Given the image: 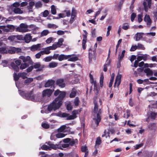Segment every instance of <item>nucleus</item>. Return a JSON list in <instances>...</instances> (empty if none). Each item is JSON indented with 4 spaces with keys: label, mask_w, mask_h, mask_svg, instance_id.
Returning a JSON list of instances; mask_svg holds the SVG:
<instances>
[{
    "label": "nucleus",
    "mask_w": 157,
    "mask_h": 157,
    "mask_svg": "<svg viewBox=\"0 0 157 157\" xmlns=\"http://www.w3.org/2000/svg\"><path fill=\"white\" fill-rule=\"evenodd\" d=\"M93 112L94 114V117L93 118V119L94 121L95 124L97 127L99 125V123L101 119V115L102 114V110L101 109H98V106L96 102H94Z\"/></svg>",
    "instance_id": "1"
},
{
    "label": "nucleus",
    "mask_w": 157,
    "mask_h": 157,
    "mask_svg": "<svg viewBox=\"0 0 157 157\" xmlns=\"http://www.w3.org/2000/svg\"><path fill=\"white\" fill-rule=\"evenodd\" d=\"M20 94L25 99L32 101H34L35 100V95L33 94V90H31L27 93L25 92L24 91L21 90H18Z\"/></svg>",
    "instance_id": "2"
},
{
    "label": "nucleus",
    "mask_w": 157,
    "mask_h": 157,
    "mask_svg": "<svg viewBox=\"0 0 157 157\" xmlns=\"http://www.w3.org/2000/svg\"><path fill=\"white\" fill-rule=\"evenodd\" d=\"M59 98H61L60 97H59ZM58 98H56L48 106L47 108V110L49 111H51L53 109L55 111L56 109H59L60 106L62 105V103L60 102L59 101H56Z\"/></svg>",
    "instance_id": "3"
},
{
    "label": "nucleus",
    "mask_w": 157,
    "mask_h": 157,
    "mask_svg": "<svg viewBox=\"0 0 157 157\" xmlns=\"http://www.w3.org/2000/svg\"><path fill=\"white\" fill-rule=\"evenodd\" d=\"M54 94V95L55 96L59 95L58 96L57 98L60 97L61 98H58V99H57L56 101H59L60 102L62 103V101L66 96V92L65 91H61L59 90H57L55 91Z\"/></svg>",
    "instance_id": "4"
},
{
    "label": "nucleus",
    "mask_w": 157,
    "mask_h": 157,
    "mask_svg": "<svg viewBox=\"0 0 157 157\" xmlns=\"http://www.w3.org/2000/svg\"><path fill=\"white\" fill-rule=\"evenodd\" d=\"M96 49L93 50L91 48L89 50V58L90 62H91L92 59L95 60L96 59Z\"/></svg>",
    "instance_id": "5"
},
{
    "label": "nucleus",
    "mask_w": 157,
    "mask_h": 157,
    "mask_svg": "<svg viewBox=\"0 0 157 157\" xmlns=\"http://www.w3.org/2000/svg\"><path fill=\"white\" fill-rule=\"evenodd\" d=\"M21 61L20 60H16L15 61V63L16 65L14 62H11L10 63V66L15 71L18 72L19 71V68L18 66L21 64Z\"/></svg>",
    "instance_id": "6"
},
{
    "label": "nucleus",
    "mask_w": 157,
    "mask_h": 157,
    "mask_svg": "<svg viewBox=\"0 0 157 157\" xmlns=\"http://www.w3.org/2000/svg\"><path fill=\"white\" fill-rule=\"evenodd\" d=\"M54 90L53 89H47L44 90L42 91V97H50L53 92Z\"/></svg>",
    "instance_id": "7"
},
{
    "label": "nucleus",
    "mask_w": 157,
    "mask_h": 157,
    "mask_svg": "<svg viewBox=\"0 0 157 157\" xmlns=\"http://www.w3.org/2000/svg\"><path fill=\"white\" fill-rule=\"evenodd\" d=\"M7 52L10 54H14L15 53H18L21 52V49L19 48L11 47L10 49L8 50Z\"/></svg>",
    "instance_id": "8"
},
{
    "label": "nucleus",
    "mask_w": 157,
    "mask_h": 157,
    "mask_svg": "<svg viewBox=\"0 0 157 157\" xmlns=\"http://www.w3.org/2000/svg\"><path fill=\"white\" fill-rule=\"evenodd\" d=\"M32 66L33 67V68L37 69L36 70V72L42 71L44 67V65L41 66L40 63H35Z\"/></svg>",
    "instance_id": "9"
},
{
    "label": "nucleus",
    "mask_w": 157,
    "mask_h": 157,
    "mask_svg": "<svg viewBox=\"0 0 157 157\" xmlns=\"http://www.w3.org/2000/svg\"><path fill=\"white\" fill-rule=\"evenodd\" d=\"M83 31L85 33V34H83L82 35L83 39L82 40V47L83 50H85L86 49V42L87 40V36L86 35L88 33L85 30H84Z\"/></svg>",
    "instance_id": "10"
},
{
    "label": "nucleus",
    "mask_w": 157,
    "mask_h": 157,
    "mask_svg": "<svg viewBox=\"0 0 157 157\" xmlns=\"http://www.w3.org/2000/svg\"><path fill=\"white\" fill-rule=\"evenodd\" d=\"M64 80L63 78H60L57 80L56 81V85L60 88H64L66 84L64 82Z\"/></svg>",
    "instance_id": "11"
},
{
    "label": "nucleus",
    "mask_w": 157,
    "mask_h": 157,
    "mask_svg": "<svg viewBox=\"0 0 157 157\" xmlns=\"http://www.w3.org/2000/svg\"><path fill=\"white\" fill-rule=\"evenodd\" d=\"M49 145V148L56 150L57 148L62 149V148L59 145L54 144H53L51 143L50 142H48L47 143Z\"/></svg>",
    "instance_id": "12"
},
{
    "label": "nucleus",
    "mask_w": 157,
    "mask_h": 157,
    "mask_svg": "<svg viewBox=\"0 0 157 157\" xmlns=\"http://www.w3.org/2000/svg\"><path fill=\"white\" fill-rule=\"evenodd\" d=\"M121 74L117 75L114 86V87H115L116 86H117V87L119 86L121 83Z\"/></svg>",
    "instance_id": "13"
},
{
    "label": "nucleus",
    "mask_w": 157,
    "mask_h": 157,
    "mask_svg": "<svg viewBox=\"0 0 157 157\" xmlns=\"http://www.w3.org/2000/svg\"><path fill=\"white\" fill-rule=\"evenodd\" d=\"M72 56V55H65L64 54H61L59 56L58 59L59 61H62L64 59H68L71 57Z\"/></svg>",
    "instance_id": "14"
},
{
    "label": "nucleus",
    "mask_w": 157,
    "mask_h": 157,
    "mask_svg": "<svg viewBox=\"0 0 157 157\" xmlns=\"http://www.w3.org/2000/svg\"><path fill=\"white\" fill-rule=\"evenodd\" d=\"M144 21L147 23V24L148 27H149L151 25V21L149 15H146L144 19Z\"/></svg>",
    "instance_id": "15"
},
{
    "label": "nucleus",
    "mask_w": 157,
    "mask_h": 157,
    "mask_svg": "<svg viewBox=\"0 0 157 157\" xmlns=\"http://www.w3.org/2000/svg\"><path fill=\"white\" fill-rule=\"evenodd\" d=\"M20 37L19 36L13 35L9 36L8 39L11 41H16L17 40H21Z\"/></svg>",
    "instance_id": "16"
},
{
    "label": "nucleus",
    "mask_w": 157,
    "mask_h": 157,
    "mask_svg": "<svg viewBox=\"0 0 157 157\" xmlns=\"http://www.w3.org/2000/svg\"><path fill=\"white\" fill-rule=\"evenodd\" d=\"M55 82V81L54 80L52 79L49 80L45 83L44 85V87H49L53 85Z\"/></svg>",
    "instance_id": "17"
},
{
    "label": "nucleus",
    "mask_w": 157,
    "mask_h": 157,
    "mask_svg": "<svg viewBox=\"0 0 157 157\" xmlns=\"http://www.w3.org/2000/svg\"><path fill=\"white\" fill-rule=\"evenodd\" d=\"M144 72L146 74L147 76H152L153 75V72L149 68H147L144 70Z\"/></svg>",
    "instance_id": "18"
},
{
    "label": "nucleus",
    "mask_w": 157,
    "mask_h": 157,
    "mask_svg": "<svg viewBox=\"0 0 157 157\" xmlns=\"http://www.w3.org/2000/svg\"><path fill=\"white\" fill-rule=\"evenodd\" d=\"M94 85V91L96 95H97L98 94V84H97L96 82L93 83Z\"/></svg>",
    "instance_id": "19"
},
{
    "label": "nucleus",
    "mask_w": 157,
    "mask_h": 157,
    "mask_svg": "<svg viewBox=\"0 0 157 157\" xmlns=\"http://www.w3.org/2000/svg\"><path fill=\"white\" fill-rule=\"evenodd\" d=\"M25 42L29 43L32 39V36L30 34L26 35L24 38Z\"/></svg>",
    "instance_id": "20"
},
{
    "label": "nucleus",
    "mask_w": 157,
    "mask_h": 157,
    "mask_svg": "<svg viewBox=\"0 0 157 157\" xmlns=\"http://www.w3.org/2000/svg\"><path fill=\"white\" fill-rule=\"evenodd\" d=\"M101 138L100 137H98L95 141V147L96 148L97 146L98 147L99 145L101 144Z\"/></svg>",
    "instance_id": "21"
},
{
    "label": "nucleus",
    "mask_w": 157,
    "mask_h": 157,
    "mask_svg": "<svg viewBox=\"0 0 157 157\" xmlns=\"http://www.w3.org/2000/svg\"><path fill=\"white\" fill-rule=\"evenodd\" d=\"M24 29V28L21 29V28H19V27H17L16 28V30L17 31L19 32H21L22 33H25L28 32L29 31V29Z\"/></svg>",
    "instance_id": "22"
},
{
    "label": "nucleus",
    "mask_w": 157,
    "mask_h": 157,
    "mask_svg": "<svg viewBox=\"0 0 157 157\" xmlns=\"http://www.w3.org/2000/svg\"><path fill=\"white\" fill-rule=\"evenodd\" d=\"M157 116V113L155 112H152L150 113V118L155 120Z\"/></svg>",
    "instance_id": "23"
},
{
    "label": "nucleus",
    "mask_w": 157,
    "mask_h": 157,
    "mask_svg": "<svg viewBox=\"0 0 157 157\" xmlns=\"http://www.w3.org/2000/svg\"><path fill=\"white\" fill-rule=\"evenodd\" d=\"M114 74L113 73L112 75H111V78H110V82L109 85V87L110 88L111 87H112V84L113 83L114 79Z\"/></svg>",
    "instance_id": "24"
},
{
    "label": "nucleus",
    "mask_w": 157,
    "mask_h": 157,
    "mask_svg": "<svg viewBox=\"0 0 157 157\" xmlns=\"http://www.w3.org/2000/svg\"><path fill=\"white\" fill-rule=\"evenodd\" d=\"M13 11L16 14H21L23 13V11L18 8H14Z\"/></svg>",
    "instance_id": "25"
},
{
    "label": "nucleus",
    "mask_w": 157,
    "mask_h": 157,
    "mask_svg": "<svg viewBox=\"0 0 157 157\" xmlns=\"http://www.w3.org/2000/svg\"><path fill=\"white\" fill-rule=\"evenodd\" d=\"M18 75L20 77H21L23 79H25L26 78H27V77L26 76V75H27V73L26 72H22V73H18Z\"/></svg>",
    "instance_id": "26"
},
{
    "label": "nucleus",
    "mask_w": 157,
    "mask_h": 157,
    "mask_svg": "<svg viewBox=\"0 0 157 157\" xmlns=\"http://www.w3.org/2000/svg\"><path fill=\"white\" fill-rule=\"evenodd\" d=\"M148 128L150 130L154 129L155 128V124L154 123L149 124L148 126Z\"/></svg>",
    "instance_id": "27"
},
{
    "label": "nucleus",
    "mask_w": 157,
    "mask_h": 157,
    "mask_svg": "<svg viewBox=\"0 0 157 157\" xmlns=\"http://www.w3.org/2000/svg\"><path fill=\"white\" fill-rule=\"evenodd\" d=\"M51 12L53 15L56 14V10L54 5H52L51 6Z\"/></svg>",
    "instance_id": "28"
},
{
    "label": "nucleus",
    "mask_w": 157,
    "mask_h": 157,
    "mask_svg": "<svg viewBox=\"0 0 157 157\" xmlns=\"http://www.w3.org/2000/svg\"><path fill=\"white\" fill-rule=\"evenodd\" d=\"M6 27H7L5 25L0 26V29H2L4 32L6 33L9 32V29Z\"/></svg>",
    "instance_id": "29"
},
{
    "label": "nucleus",
    "mask_w": 157,
    "mask_h": 157,
    "mask_svg": "<svg viewBox=\"0 0 157 157\" xmlns=\"http://www.w3.org/2000/svg\"><path fill=\"white\" fill-rule=\"evenodd\" d=\"M130 111L129 110L127 109L126 112L124 113L123 115L124 118H128L130 116Z\"/></svg>",
    "instance_id": "30"
},
{
    "label": "nucleus",
    "mask_w": 157,
    "mask_h": 157,
    "mask_svg": "<svg viewBox=\"0 0 157 157\" xmlns=\"http://www.w3.org/2000/svg\"><path fill=\"white\" fill-rule=\"evenodd\" d=\"M67 59L68 61L71 62H75L78 60V58L77 56H74L72 57H71Z\"/></svg>",
    "instance_id": "31"
},
{
    "label": "nucleus",
    "mask_w": 157,
    "mask_h": 157,
    "mask_svg": "<svg viewBox=\"0 0 157 157\" xmlns=\"http://www.w3.org/2000/svg\"><path fill=\"white\" fill-rule=\"evenodd\" d=\"M6 27L9 29V31L10 30H11V32L14 31L15 29L14 26L11 25H6Z\"/></svg>",
    "instance_id": "32"
},
{
    "label": "nucleus",
    "mask_w": 157,
    "mask_h": 157,
    "mask_svg": "<svg viewBox=\"0 0 157 157\" xmlns=\"http://www.w3.org/2000/svg\"><path fill=\"white\" fill-rule=\"evenodd\" d=\"M29 64L26 63H22L21 64L20 68L21 69L23 70L25 69L27 67H28L29 66Z\"/></svg>",
    "instance_id": "33"
},
{
    "label": "nucleus",
    "mask_w": 157,
    "mask_h": 157,
    "mask_svg": "<svg viewBox=\"0 0 157 157\" xmlns=\"http://www.w3.org/2000/svg\"><path fill=\"white\" fill-rule=\"evenodd\" d=\"M125 52V50H124L122 51L121 55H120L119 54V55L118 58V61H121L124 57Z\"/></svg>",
    "instance_id": "34"
},
{
    "label": "nucleus",
    "mask_w": 157,
    "mask_h": 157,
    "mask_svg": "<svg viewBox=\"0 0 157 157\" xmlns=\"http://www.w3.org/2000/svg\"><path fill=\"white\" fill-rule=\"evenodd\" d=\"M33 79L32 78H28L24 81V83L25 84H28L33 82Z\"/></svg>",
    "instance_id": "35"
},
{
    "label": "nucleus",
    "mask_w": 157,
    "mask_h": 157,
    "mask_svg": "<svg viewBox=\"0 0 157 157\" xmlns=\"http://www.w3.org/2000/svg\"><path fill=\"white\" fill-rule=\"evenodd\" d=\"M49 33V31L47 30H44L41 33L40 35L41 36H46Z\"/></svg>",
    "instance_id": "36"
},
{
    "label": "nucleus",
    "mask_w": 157,
    "mask_h": 157,
    "mask_svg": "<svg viewBox=\"0 0 157 157\" xmlns=\"http://www.w3.org/2000/svg\"><path fill=\"white\" fill-rule=\"evenodd\" d=\"M103 80L104 76L103 75H102L100 77V84L101 87H102L103 86Z\"/></svg>",
    "instance_id": "37"
},
{
    "label": "nucleus",
    "mask_w": 157,
    "mask_h": 157,
    "mask_svg": "<svg viewBox=\"0 0 157 157\" xmlns=\"http://www.w3.org/2000/svg\"><path fill=\"white\" fill-rule=\"evenodd\" d=\"M7 52V50L6 49L3 47L0 48V53L2 54H6Z\"/></svg>",
    "instance_id": "38"
},
{
    "label": "nucleus",
    "mask_w": 157,
    "mask_h": 157,
    "mask_svg": "<svg viewBox=\"0 0 157 157\" xmlns=\"http://www.w3.org/2000/svg\"><path fill=\"white\" fill-rule=\"evenodd\" d=\"M47 27L49 28L56 29L58 26L55 24H49L48 25Z\"/></svg>",
    "instance_id": "39"
},
{
    "label": "nucleus",
    "mask_w": 157,
    "mask_h": 157,
    "mask_svg": "<svg viewBox=\"0 0 157 157\" xmlns=\"http://www.w3.org/2000/svg\"><path fill=\"white\" fill-rule=\"evenodd\" d=\"M57 66V63L55 62H52L49 64V66L50 68H54Z\"/></svg>",
    "instance_id": "40"
},
{
    "label": "nucleus",
    "mask_w": 157,
    "mask_h": 157,
    "mask_svg": "<svg viewBox=\"0 0 157 157\" xmlns=\"http://www.w3.org/2000/svg\"><path fill=\"white\" fill-rule=\"evenodd\" d=\"M136 41L139 40H140L141 39V38L142 37V36H141V33H137L136 34Z\"/></svg>",
    "instance_id": "41"
},
{
    "label": "nucleus",
    "mask_w": 157,
    "mask_h": 157,
    "mask_svg": "<svg viewBox=\"0 0 157 157\" xmlns=\"http://www.w3.org/2000/svg\"><path fill=\"white\" fill-rule=\"evenodd\" d=\"M137 46L138 49H141L143 50H144L145 49V48L144 47V46L141 44H138Z\"/></svg>",
    "instance_id": "42"
},
{
    "label": "nucleus",
    "mask_w": 157,
    "mask_h": 157,
    "mask_svg": "<svg viewBox=\"0 0 157 157\" xmlns=\"http://www.w3.org/2000/svg\"><path fill=\"white\" fill-rule=\"evenodd\" d=\"M41 148L42 149L45 150H51V149L49 148V146L45 144L42 145L41 147Z\"/></svg>",
    "instance_id": "43"
},
{
    "label": "nucleus",
    "mask_w": 157,
    "mask_h": 157,
    "mask_svg": "<svg viewBox=\"0 0 157 157\" xmlns=\"http://www.w3.org/2000/svg\"><path fill=\"white\" fill-rule=\"evenodd\" d=\"M52 59V56H48L44 58L43 60L46 62H49Z\"/></svg>",
    "instance_id": "44"
},
{
    "label": "nucleus",
    "mask_w": 157,
    "mask_h": 157,
    "mask_svg": "<svg viewBox=\"0 0 157 157\" xmlns=\"http://www.w3.org/2000/svg\"><path fill=\"white\" fill-rule=\"evenodd\" d=\"M63 39L62 38H61L59 39L57 43V45L59 47L61 46L62 45V43L63 42Z\"/></svg>",
    "instance_id": "45"
},
{
    "label": "nucleus",
    "mask_w": 157,
    "mask_h": 157,
    "mask_svg": "<svg viewBox=\"0 0 157 157\" xmlns=\"http://www.w3.org/2000/svg\"><path fill=\"white\" fill-rule=\"evenodd\" d=\"M50 50L48 49V48H46L45 50H44L42 51V52L43 55L44 54H48L50 53V52L49 51Z\"/></svg>",
    "instance_id": "46"
},
{
    "label": "nucleus",
    "mask_w": 157,
    "mask_h": 157,
    "mask_svg": "<svg viewBox=\"0 0 157 157\" xmlns=\"http://www.w3.org/2000/svg\"><path fill=\"white\" fill-rule=\"evenodd\" d=\"M143 5L144 6V10L146 12H147L148 10L147 6V2L145 1H144L143 3Z\"/></svg>",
    "instance_id": "47"
},
{
    "label": "nucleus",
    "mask_w": 157,
    "mask_h": 157,
    "mask_svg": "<svg viewBox=\"0 0 157 157\" xmlns=\"http://www.w3.org/2000/svg\"><path fill=\"white\" fill-rule=\"evenodd\" d=\"M20 76L18 75V74L17 75L16 73H14L13 75L14 79L15 81H18L19 78Z\"/></svg>",
    "instance_id": "48"
},
{
    "label": "nucleus",
    "mask_w": 157,
    "mask_h": 157,
    "mask_svg": "<svg viewBox=\"0 0 157 157\" xmlns=\"http://www.w3.org/2000/svg\"><path fill=\"white\" fill-rule=\"evenodd\" d=\"M44 55L42 51L36 54L35 55L36 58L37 59H39L40 58L41 55Z\"/></svg>",
    "instance_id": "49"
},
{
    "label": "nucleus",
    "mask_w": 157,
    "mask_h": 157,
    "mask_svg": "<svg viewBox=\"0 0 157 157\" xmlns=\"http://www.w3.org/2000/svg\"><path fill=\"white\" fill-rule=\"evenodd\" d=\"M79 98L78 97L76 98L74 101V103L75 105L76 106H78L79 104Z\"/></svg>",
    "instance_id": "50"
},
{
    "label": "nucleus",
    "mask_w": 157,
    "mask_h": 157,
    "mask_svg": "<svg viewBox=\"0 0 157 157\" xmlns=\"http://www.w3.org/2000/svg\"><path fill=\"white\" fill-rule=\"evenodd\" d=\"M19 28L27 29L28 28V26L25 23H21L20 25Z\"/></svg>",
    "instance_id": "51"
},
{
    "label": "nucleus",
    "mask_w": 157,
    "mask_h": 157,
    "mask_svg": "<svg viewBox=\"0 0 157 157\" xmlns=\"http://www.w3.org/2000/svg\"><path fill=\"white\" fill-rule=\"evenodd\" d=\"M66 126L65 125H63L58 129V132H62L65 129Z\"/></svg>",
    "instance_id": "52"
},
{
    "label": "nucleus",
    "mask_w": 157,
    "mask_h": 157,
    "mask_svg": "<svg viewBox=\"0 0 157 157\" xmlns=\"http://www.w3.org/2000/svg\"><path fill=\"white\" fill-rule=\"evenodd\" d=\"M79 112L78 110H74L72 112V114L76 118L77 117L76 115L78 114Z\"/></svg>",
    "instance_id": "53"
},
{
    "label": "nucleus",
    "mask_w": 157,
    "mask_h": 157,
    "mask_svg": "<svg viewBox=\"0 0 157 157\" xmlns=\"http://www.w3.org/2000/svg\"><path fill=\"white\" fill-rule=\"evenodd\" d=\"M76 93L75 91H72L70 94V97L71 98L75 97L76 95Z\"/></svg>",
    "instance_id": "54"
},
{
    "label": "nucleus",
    "mask_w": 157,
    "mask_h": 157,
    "mask_svg": "<svg viewBox=\"0 0 157 157\" xmlns=\"http://www.w3.org/2000/svg\"><path fill=\"white\" fill-rule=\"evenodd\" d=\"M129 25L127 23H125L123 25L122 28L123 29L126 30L128 29L129 28Z\"/></svg>",
    "instance_id": "55"
},
{
    "label": "nucleus",
    "mask_w": 157,
    "mask_h": 157,
    "mask_svg": "<svg viewBox=\"0 0 157 157\" xmlns=\"http://www.w3.org/2000/svg\"><path fill=\"white\" fill-rule=\"evenodd\" d=\"M41 125L43 128L45 129L48 128L49 127V125L46 123H42Z\"/></svg>",
    "instance_id": "56"
},
{
    "label": "nucleus",
    "mask_w": 157,
    "mask_h": 157,
    "mask_svg": "<svg viewBox=\"0 0 157 157\" xmlns=\"http://www.w3.org/2000/svg\"><path fill=\"white\" fill-rule=\"evenodd\" d=\"M89 77L90 78V82L93 84V83L94 82H96L94 80V79L93 78V75L91 74V73H90L89 74Z\"/></svg>",
    "instance_id": "57"
},
{
    "label": "nucleus",
    "mask_w": 157,
    "mask_h": 157,
    "mask_svg": "<svg viewBox=\"0 0 157 157\" xmlns=\"http://www.w3.org/2000/svg\"><path fill=\"white\" fill-rule=\"evenodd\" d=\"M65 136V135L64 133H59L56 134V136L58 138H63Z\"/></svg>",
    "instance_id": "58"
},
{
    "label": "nucleus",
    "mask_w": 157,
    "mask_h": 157,
    "mask_svg": "<svg viewBox=\"0 0 157 157\" xmlns=\"http://www.w3.org/2000/svg\"><path fill=\"white\" fill-rule=\"evenodd\" d=\"M76 117H74V115H68V116L67 118V120H73Z\"/></svg>",
    "instance_id": "59"
},
{
    "label": "nucleus",
    "mask_w": 157,
    "mask_h": 157,
    "mask_svg": "<svg viewBox=\"0 0 157 157\" xmlns=\"http://www.w3.org/2000/svg\"><path fill=\"white\" fill-rule=\"evenodd\" d=\"M136 17V14L134 13H133L131 15V21L133 22L135 18Z\"/></svg>",
    "instance_id": "60"
},
{
    "label": "nucleus",
    "mask_w": 157,
    "mask_h": 157,
    "mask_svg": "<svg viewBox=\"0 0 157 157\" xmlns=\"http://www.w3.org/2000/svg\"><path fill=\"white\" fill-rule=\"evenodd\" d=\"M49 13L48 10H45L43 12V16L44 17H47L48 14H49Z\"/></svg>",
    "instance_id": "61"
},
{
    "label": "nucleus",
    "mask_w": 157,
    "mask_h": 157,
    "mask_svg": "<svg viewBox=\"0 0 157 157\" xmlns=\"http://www.w3.org/2000/svg\"><path fill=\"white\" fill-rule=\"evenodd\" d=\"M137 49V46L136 45L133 46L132 45V46L130 49V51H135L136 49Z\"/></svg>",
    "instance_id": "62"
},
{
    "label": "nucleus",
    "mask_w": 157,
    "mask_h": 157,
    "mask_svg": "<svg viewBox=\"0 0 157 157\" xmlns=\"http://www.w3.org/2000/svg\"><path fill=\"white\" fill-rule=\"evenodd\" d=\"M69 114L65 113H61L60 116L63 117H67Z\"/></svg>",
    "instance_id": "63"
},
{
    "label": "nucleus",
    "mask_w": 157,
    "mask_h": 157,
    "mask_svg": "<svg viewBox=\"0 0 157 157\" xmlns=\"http://www.w3.org/2000/svg\"><path fill=\"white\" fill-rule=\"evenodd\" d=\"M2 65L3 66V67H7L8 63V61L5 60H2Z\"/></svg>",
    "instance_id": "64"
}]
</instances>
